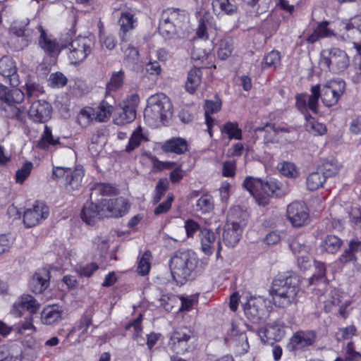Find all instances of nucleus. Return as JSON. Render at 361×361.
<instances>
[{
  "label": "nucleus",
  "mask_w": 361,
  "mask_h": 361,
  "mask_svg": "<svg viewBox=\"0 0 361 361\" xmlns=\"http://www.w3.org/2000/svg\"><path fill=\"white\" fill-rule=\"evenodd\" d=\"M189 28V16L184 10L167 8L161 14L159 31L167 38H183Z\"/></svg>",
  "instance_id": "f257e3e1"
},
{
  "label": "nucleus",
  "mask_w": 361,
  "mask_h": 361,
  "mask_svg": "<svg viewBox=\"0 0 361 361\" xmlns=\"http://www.w3.org/2000/svg\"><path fill=\"white\" fill-rule=\"evenodd\" d=\"M299 290V279L296 276L289 275L275 279L270 291L274 305L286 308L296 302V296Z\"/></svg>",
  "instance_id": "f03ea898"
},
{
  "label": "nucleus",
  "mask_w": 361,
  "mask_h": 361,
  "mask_svg": "<svg viewBox=\"0 0 361 361\" xmlns=\"http://www.w3.org/2000/svg\"><path fill=\"white\" fill-rule=\"evenodd\" d=\"M172 104L169 98L163 93L155 94L147 99V106L144 111L145 122L156 128L165 124L172 116Z\"/></svg>",
  "instance_id": "7ed1b4c3"
},
{
  "label": "nucleus",
  "mask_w": 361,
  "mask_h": 361,
  "mask_svg": "<svg viewBox=\"0 0 361 361\" xmlns=\"http://www.w3.org/2000/svg\"><path fill=\"white\" fill-rule=\"evenodd\" d=\"M197 262L195 252L188 250L176 251L169 261L173 280L177 283H184L197 267Z\"/></svg>",
  "instance_id": "20e7f679"
},
{
  "label": "nucleus",
  "mask_w": 361,
  "mask_h": 361,
  "mask_svg": "<svg viewBox=\"0 0 361 361\" xmlns=\"http://www.w3.org/2000/svg\"><path fill=\"white\" fill-rule=\"evenodd\" d=\"M243 213L239 207L232 209L228 216V221L223 233V240L229 247H234L240 240L243 228L246 224Z\"/></svg>",
  "instance_id": "39448f33"
},
{
  "label": "nucleus",
  "mask_w": 361,
  "mask_h": 361,
  "mask_svg": "<svg viewBox=\"0 0 361 361\" xmlns=\"http://www.w3.org/2000/svg\"><path fill=\"white\" fill-rule=\"evenodd\" d=\"M243 187L255 197L259 204L265 206L269 204L268 196H278L277 186L273 181H263L261 178L247 177Z\"/></svg>",
  "instance_id": "423d86ee"
},
{
  "label": "nucleus",
  "mask_w": 361,
  "mask_h": 361,
  "mask_svg": "<svg viewBox=\"0 0 361 361\" xmlns=\"http://www.w3.org/2000/svg\"><path fill=\"white\" fill-rule=\"evenodd\" d=\"M52 176L62 183L68 192L78 190L81 187L84 171L82 167L71 169L68 167L56 166L53 169Z\"/></svg>",
  "instance_id": "0eeeda50"
},
{
  "label": "nucleus",
  "mask_w": 361,
  "mask_h": 361,
  "mask_svg": "<svg viewBox=\"0 0 361 361\" xmlns=\"http://www.w3.org/2000/svg\"><path fill=\"white\" fill-rule=\"evenodd\" d=\"M349 62L346 52L338 48L324 49L321 52L320 64L325 66L332 73L344 71L349 66Z\"/></svg>",
  "instance_id": "6e6552de"
},
{
  "label": "nucleus",
  "mask_w": 361,
  "mask_h": 361,
  "mask_svg": "<svg viewBox=\"0 0 361 361\" xmlns=\"http://www.w3.org/2000/svg\"><path fill=\"white\" fill-rule=\"evenodd\" d=\"M93 37L79 36L68 45V59L71 63L77 64L85 61L94 47Z\"/></svg>",
  "instance_id": "1a4fd4ad"
},
{
  "label": "nucleus",
  "mask_w": 361,
  "mask_h": 361,
  "mask_svg": "<svg viewBox=\"0 0 361 361\" xmlns=\"http://www.w3.org/2000/svg\"><path fill=\"white\" fill-rule=\"evenodd\" d=\"M345 90V83L343 80H333L322 87L319 85V92L323 104L328 107L336 104Z\"/></svg>",
  "instance_id": "9d476101"
},
{
  "label": "nucleus",
  "mask_w": 361,
  "mask_h": 361,
  "mask_svg": "<svg viewBox=\"0 0 361 361\" xmlns=\"http://www.w3.org/2000/svg\"><path fill=\"white\" fill-rule=\"evenodd\" d=\"M49 214V209L43 202L35 201L24 212L23 222L27 227H33L46 219Z\"/></svg>",
  "instance_id": "9b49d317"
},
{
  "label": "nucleus",
  "mask_w": 361,
  "mask_h": 361,
  "mask_svg": "<svg viewBox=\"0 0 361 361\" xmlns=\"http://www.w3.org/2000/svg\"><path fill=\"white\" fill-rule=\"evenodd\" d=\"M286 214L288 221L294 227H301L307 224L309 213L307 207L302 202H293L288 205Z\"/></svg>",
  "instance_id": "f8f14e48"
},
{
  "label": "nucleus",
  "mask_w": 361,
  "mask_h": 361,
  "mask_svg": "<svg viewBox=\"0 0 361 361\" xmlns=\"http://www.w3.org/2000/svg\"><path fill=\"white\" fill-rule=\"evenodd\" d=\"M106 218L121 217L126 214L129 209L128 201L122 197L111 200H102Z\"/></svg>",
  "instance_id": "ddd939ff"
},
{
  "label": "nucleus",
  "mask_w": 361,
  "mask_h": 361,
  "mask_svg": "<svg viewBox=\"0 0 361 361\" xmlns=\"http://www.w3.org/2000/svg\"><path fill=\"white\" fill-rule=\"evenodd\" d=\"M246 317L254 323H259L266 315V305L262 298H250L244 305Z\"/></svg>",
  "instance_id": "4468645a"
},
{
  "label": "nucleus",
  "mask_w": 361,
  "mask_h": 361,
  "mask_svg": "<svg viewBox=\"0 0 361 361\" xmlns=\"http://www.w3.org/2000/svg\"><path fill=\"white\" fill-rule=\"evenodd\" d=\"M199 238L201 243V249L207 255H211L216 248L217 257L221 250V242L216 239V235L211 229L204 228L200 230Z\"/></svg>",
  "instance_id": "2eb2a0df"
},
{
  "label": "nucleus",
  "mask_w": 361,
  "mask_h": 361,
  "mask_svg": "<svg viewBox=\"0 0 361 361\" xmlns=\"http://www.w3.org/2000/svg\"><path fill=\"white\" fill-rule=\"evenodd\" d=\"M52 107L45 100H37L32 103L28 111L31 119L37 123H45L51 116Z\"/></svg>",
  "instance_id": "dca6fc26"
},
{
  "label": "nucleus",
  "mask_w": 361,
  "mask_h": 361,
  "mask_svg": "<svg viewBox=\"0 0 361 361\" xmlns=\"http://www.w3.org/2000/svg\"><path fill=\"white\" fill-rule=\"evenodd\" d=\"M80 216L82 219L89 225L94 224L97 219L106 218L102 200L98 204L92 202H87L82 209Z\"/></svg>",
  "instance_id": "f3484780"
},
{
  "label": "nucleus",
  "mask_w": 361,
  "mask_h": 361,
  "mask_svg": "<svg viewBox=\"0 0 361 361\" xmlns=\"http://www.w3.org/2000/svg\"><path fill=\"white\" fill-rule=\"evenodd\" d=\"M192 336L193 331L186 326H180L176 329L171 336L174 350H177L178 353H183L187 351V343Z\"/></svg>",
  "instance_id": "a211bd4d"
},
{
  "label": "nucleus",
  "mask_w": 361,
  "mask_h": 361,
  "mask_svg": "<svg viewBox=\"0 0 361 361\" xmlns=\"http://www.w3.org/2000/svg\"><path fill=\"white\" fill-rule=\"evenodd\" d=\"M39 308V304L31 295L23 296L18 302L13 304L12 312L16 317H21L24 311H27L29 315L36 313Z\"/></svg>",
  "instance_id": "6ab92c4d"
},
{
  "label": "nucleus",
  "mask_w": 361,
  "mask_h": 361,
  "mask_svg": "<svg viewBox=\"0 0 361 361\" xmlns=\"http://www.w3.org/2000/svg\"><path fill=\"white\" fill-rule=\"evenodd\" d=\"M17 68L15 61L8 56H3L0 59V74L8 79L9 84L16 87L20 83L16 74Z\"/></svg>",
  "instance_id": "aec40b11"
},
{
  "label": "nucleus",
  "mask_w": 361,
  "mask_h": 361,
  "mask_svg": "<svg viewBox=\"0 0 361 361\" xmlns=\"http://www.w3.org/2000/svg\"><path fill=\"white\" fill-rule=\"evenodd\" d=\"M316 338L317 335L314 331H298L291 337L289 345L292 350L300 349L312 345Z\"/></svg>",
  "instance_id": "412c9836"
},
{
  "label": "nucleus",
  "mask_w": 361,
  "mask_h": 361,
  "mask_svg": "<svg viewBox=\"0 0 361 361\" xmlns=\"http://www.w3.org/2000/svg\"><path fill=\"white\" fill-rule=\"evenodd\" d=\"M258 335L263 343L272 345L283 337L284 332L278 324H272L259 329Z\"/></svg>",
  "instance_id": "4be33fe9"
},
{
  "label": "nucleus",
  "mask_w": 361,
  "mask_h": 361,
  "mask_svg": "<svg viewBox=\"0 0 361 361\" xmlns=\"http://www.w3.org/2000/svg\"><path fill=\"white\" fill-rule=\"evenodd\" d=\"M50 273L45 268L38 269L33 275L30 286L32 292L42 293L49 285Z\"/></svg>",
  "instance_id": "5701e85b"
},
{
  "label": "nucleus",
  "mask_w": 361,
  "mask_h": 361,
  "mask_svg": "<svg viewBox=\"0 0 361 361\" xmlns=\"http://www.w3.org/2000/svg\"><path fill=\"white\" fill-rule=\"evenodd\" d=\"M63 307L54 304L44 307L41 312V321L46 325H53L62 320Z\"/></svg>",
  "instance_id": "b1692460"
},
{
  "label": "nucleus",
  "mask_w": 361,
  "mask_h": 361,
  "mask_svg": "<svg viewBox=\"0 0 361 361\" xmlns=\"http://www.w3.org/2000/svg\"><path fill=\"white\" fill-rule=\"evenodd\" d=\"M120 25L119 37L121 42L129 41L131 35V31L134 28L135 20L133 15L125 12L122 13L118 20Z\"/></svg>",
  "instance_id": "393cba45"
},
{
  "label": "nucleus",
  "mask_w": 361,
  "mask_h": 361,
  "mask_svg": "<svg viewBox=\"0 0 361 361\" xmlns=\"http://www.w3.org/2000/svg\"><path fill=\"white\" fill-rule=\"evenodd\" d=\"M40 36L38 43L39 47L49 56H54L59 51V44L55 39L51 35H48L46 30L43 29L42 25L37 27Z\"/></svg>",
  "instance_id": "a878e982"
},
{
  "label": "nucleus",
  "mask_w": 361,
  "mask_h": 361,
  "mask_svg": "<svg viewBox=\"0 0 361 361\" xmlns=\"http://www.w3.org/2000/svg\"><path fill=\"white\" fill-rule=\"evenodd\" d=\"M161 149L164 152L183 154L188 151V142L183 138L173 137L162 144Z\"/></svg>",
  "instance_id": "bb28decb"
},
{
  "label": "nucleus",
  "mask_w": 361,
  "mask_h": 361,
  "mask_svg": "<svg viewBox=\"0 0 361 361\" xmlns=\"http://www.w3.org/2000/svg\"><path fill=\"white\" fill-rule=\"evenodd\" d=\"M184 228L185 230L186 236H185L183 233L177 235L176 238L166 235L164 237V239L165 240H173L175 242H182L184 241L186 238H193L195 233L198 231H200L201 230L199 224L193 219H187L184 224Z\"/></svg>",
  "instance_id": "cd10ccee"
},
{
  "label": "nucleus",
  "mask_w": 361,
  "mask_h": 361,
  "mask_svg": "<svg viewBox=\"0 0 361 361\" xmlns=\"http://www.w3.org/2000/svg\"><path fill=\"white\" fill-rule=\"evenodd\" d=\"M343 241L341 238L335 235H327L324 237L320 243L322 251L334 254L341 248Z\"/></svg>",
  "instance_id": "c85d7f7f"
},
{
  "label": "nucleus",
  "mask_w": 361,
  "mask_h": 361,
  "mask_svg": "<svg viewBox=\"0 0 361 361\" xmlns=\"http://www.w3.org/2000/svg\"><path fill=\"white\" fill-rule=\"evenodd\" d=\"M221 102L219 98H216L215 101L206 100L204 105V115L206 124L208 128V132L212 136V126L213 125L214 119L209 116L211 114H214L221 109Z\"/></svg>",
  "instance_id": "c756f323"
},
{
  "label": "nucleus",
  "mask_w": 361,
  "mask_h": 361,
  "mask_svg": "<svg viewBox=\"0 0 361 361\" xmlns=\"http://www.w3.org/2000/svg\"><path fill=\"white\" fill-rule=\"evenodd\" d=\"M328 21L325 20L321 22L313 32L307 37L306 41L310 44H314L320 38L328 37L333 35L334 32L328 27Z\"/></svg>",
  "instance_id": "7c9ffc66"
},
{
  "label": "nucleus",
  "mask_w": 361,
  "mask_h": 361,
  "mask_svg": "<svg viewBox=\"0 0 361 361\" xmlns=\"http://www.w3.org/2000/svg\"><path fill=\"white\" fill-rule=\"evenodd\" d=\"M202 80V70L200 68H193L188 73L185 89L190 94L194 93Z\"/></svg>",
  "instance_id": "2f4dec72"
},
{
  "label": "nucleus",
  "mask_w": 361,
  "mask_h": 361,
  "mask_svg": "<svg viewBox=\"0 0 361 361\" xmlns=\"http://www.w3.org/2000/svg\"><path fill=\"white\" fill-rule=\"evenodd\" d=\"M214 209V201L212 195L207 193L202 195L196 201L195 210L202 214L209 213Z\"/></svg>",
  "instance_id": "473e14b6"
},
{
  "label": "nucleus",
  "mask_w": 361,
  "mask_h": 361,
  "mask_svg": "<svg viewBox=\"0 0 361 361\" xmlns=\"http://www.w3.org/2000/svg\"><path fill=\"white\" fill-rule=\"evenodd\" d=\"M94 314V309L92 307H90L87 310L84 312L82 316L81 317L78 325L74 327V331H80V336L85 335L87 333L88 328L92 323V316Z\"/></svg>",
  "instance_id": "72a5a7b5"
},
{
  "label": "nucleus",
  "mask_w": 361,
  "mask_h": 361,
  "mask_svg": "<svg viewBox=\"0 0 361 361\" xmlns=\"http://www.w3.org/2000/svg\"><path fill=\"white\" fill-rule=\"evenodd\" d=\"M135 117L136 110L123 105L120 112H118V116L114 118V123L116 125L122 126L132 122Z\"/></svg>",
  "instance_id": "f704fd0d"
},
{
  "label": "nucleus",
  "mask_w": 361,
  "mask_h": 361,
  "mask_svg": "<svg viewBox=\"0 0 361 361\" xmlns=\"http://www.w3.org/2000/svg\"><path fill=\"white\" fill-rule=\"evenodd\" d=\"M145 140V136L142 133V129L140 126H138L130 135L125 151L128 153L133 152L134 149L137 148L140 145L141 142Z\"/></svg>",
  "instance_id": "c9c22d12"
},
{
  "label": "nucleus",
  "mask_w": 361,
  "mask_h": 361,
  "mask_svg": "<svg viewBox=\"0 0 361 361\" xmlns=\"http://www.w3.org/2000/svg\"><path fill=\"white\" fill-rule=\"evenodd\" d=\"M159 302L160 305L163 307L166 311L169 312L173 310H177L179 306L180 299L173 294L166 293L161 296Z\"/></svg>",
  "instance_id": "e433bc0d"
},
{
  "label": "nucleus",
  "mask_w": 361,
  "mask_h": 361,
  "mask_svg": "<svg viewBox=\"0 0 361 361\" xmlns=\"http://www.w3.org/2000/svg\"><path fill=\"white\" fill-rule=\"evenodd\" d=\"M255 132H264V142L265 144L275 143L278 142L277 130L275 129V123H266L262 127H257L255 130Z\"/></svg>",
  "instance_id": "4c0bfd02"
},
{
  "label": "nucleus",
  "mask_w": 361,
  "mask_h": 361,
  "mask_svg": "<svg viewBox=\"0 0 361 361\" xmlns=\"http://www.w3.org/2000/svg\"><path fill=\"white\" fill-rule=\"evenodd\" d=\"M49 145L55 147L57 145L61 146V144L59 141V138L54 137L51 133V129L45 126L44 133L38 142V147L40 149H46Z\"/></svg>",
  "instance_id": "58836bf2"
},
{
  "label": "nucleus",
  "mask_w": 361,
  "mask_h": 361,
  "mask_svg": "<svg viewBox=\"0 0 361 361\" xmlns=\"http://www.w3.org/2000/svg\"><path fill=\"white\" fill-rule=\"evenodd\" d=\"M114 192V188L108 183H95L91 188L90 199L97 200L99 196H108Z\"/></svg>",
  "instance_id": "ea45409f"
},
{
  "label": "nucleus",
  "mask_w": 361,
  "mask_h": 361,
  "mask_svg": "<svg viewBox=\"0 0 361 361\" xmlns=\"http://www.w3.org/2000/svg\"><path fill=\"white\" fill-rule=\"evenodd\" d=\"M212 6L215 12L219 14L223 12L226 14H233L237 11V6L229 0H213Z\"/></svg>",
  "instance_id": "a19ab883"
},
{
  "label": "nucleus",
  "mask_w": 361,
  "mask_h": 361,
  "mask_svg": "<svg viewBox=\"0 0 361 361\" xmlns=\"http://www.w3.org/2000/svg\"><path fill=\"white\" fill-rule=\"evenodd\" d=\"M124 77L125 73L122 70L117 72H114L109 82L106 84L107 93L116 91L117 90L120 89L123 84Z\"/></svg>",
  "instance_id": "79ce46f5"
},
{
  "label": "nucleus",
  "mask_w": 361,
  "mask_h": 361,
  "mask_svg": "<svg viewBox=\"0 0 361 361\" xmlns=\"http://www.w3.org/2000/svg\"><path fill=\"white\" fill-rule=\"evenodd\" d=\"M326 180L320 171L310 173L307 178V187L310 190H316L322 187Z\"/></svg>",
  "instance_id": "37998d69"
},
{
  "label": "nucleus",
  "mask_w": 361,
  "mask_h": 361,
  "mask_svg": "<svg viewBox=\"0 0 361 361\" xmlns=\"http://www.w3.org/2000/svg\"><path fill=\"white\" fill-rule=\"evenodd\" d=\"M114 109L113 104L106 99L102 101L96 112V118L100 122L106 121L109 118Z\"/></svg>",
  "instance_id": "c03bdc74"
},
{
  "label": "nucleus",
  "mask_w": 361,
  "mask_h": 361,
  "mask_svg": "<svg viewBox=\"0 0 361 361\" xmlns=\"http://www.w3.org/2000/svg\"><path fill=\"white\" fill-rule=\"evenodd\" d=\"M25 86L28 98L37 97L44 92L43 87L34 78H28Z\"/></svg>",
  "instance_id": "a18cd8bd"
},
{
  "label": "nucleus",
  "mask_w": 361,
  "mask_h": 361,
  "mask_svg": "<svg viewBox=\"0 0 361 361\" xmlns=\"http://www.w3.org/2000/svg\"><path fill=\"white\" fill-rule=\"evenodd\" d=\"M124 51V62L128 66L135 68L138 64L140 61V55L138 50L130 45L123 51Z\"/></svg>",
  "instance_id": "49530a36"
},
{
  "label": "nucleus",
  "mask_w": 361,
  "mask_h": 361,
  "mask_svg": "<svg viewBox=\"0 0 361 361\" xmlns=\"http://www.w3.org/2000/svg\"><path fill=\"white\" fill-rule=\"evenodd\" d=\"M319 170L326 179L337 174L340 170V166L336 160L331 159L324 161Z\"/></svg>",
  "instance_id": "de8ad7c7"
},
{
  "label": "nucleus",
  "mask_w": 361,
  "mask_h": 361,
  "mask_svg": "<svg viewBox=\"0 0 361 361\" xmlns=\"http://www.w3.org/2000/svg\"><path fill=\"white\" fill-rule=\"evenodd\" d=\"M233 49V40L230 38H225L220 41L217 54L221 60H226L231 55Z\"/></svg>",
  "instance_id": "09e8293b"
},
{
  "label": "nucleus",
  "mask_w": 361,
  "mask_h": 361,
  "mask_svg": "<svg viewBox=\"0 0 361 361\" xmlns=\"http://www.w3.org/2000/svg\"><path fill=\"white\" fill-rule=\"evenodd\" d=\"M222 133L226 134L230 140H241L242 139V130L238 128L237 123L227 122L226 123L222 128Z\"/></svg>",
  "instance_id": "8fccbe9b"
},
{
  "label": "nucleus",
  "mask_w": 361,
  "mask_h": 361,
  "mask_svg": "<svg viewBox=\"0 0 361 361\" xmlns=\"http://www.w3.org/2000/svg\"><path fill=\"white\" fill-rule=\"evenodd\" d=\"M315 271L312 276L310 279V283L314 284L318 282L326 281V266L324 263L320 262H314Z\"/></svg>",
  "instance_id": "3c124183"
},
{
  "label": "nucleus",
  "mask_w": 361,
  "mask_h": 361,
  "mask_svg": "<svg viewBox=\"0 0 361 361\" xmlns=\"http://www.w3.org/2000/svg\"><path fill=\"white\" fill-rule=\"evenodd\" d=\"M319 97H321L319 85L312 86L311 87V94H307V106L308 109L314 113L317 112Z\"/></svg>",
  "instance_id": "603ef678"
},
{
  "label": "nucleus",
  "mask_w": 361,
  "mask_h": 361,
  "mask_svg": "<svg viewBox=\"0 0 361 361\" xmlns=\"http://www.w3.org/2000/svg\"><path fill=\"white\" fill-rule=\"evenodd\" d=\"M151 257V252L148 250L145 251L140 257L137 268V272L140 275L145 276L149 273Z\"/></svg>",
  "instance_id": "864d4df0"
},
{
  "label": "nucleus",
  "mask_w": 361,
  "mask_h": 361,
  "mask_svg": "<svg viewBox=\"0 0 361 361\" xmlns=\"http://www.w3.org/2000/svg\"><path fill=\"white\" fill-rule=\"evenodd\" d=\"M281 56L277 51H271L264 58L263 68H276L280 64Z\"/></svg>",
  "instance_id": "5fc2aeb1"
},
{
  "label": "nucleus",
  "mask_w": 361,
  "mask_h": 361,
  "mask_svg": "<svg viewBox=\"0 0 361 361\" xmlns=\"http://www.w3.org/2000/svg\"><path fill=\"white\" fill-rule=\"evenodd\" d=\"M33 168V164L30 161L25 162L20 169L16 173V181L22 184L25 180L30 176Z\"/></svg>",
  "instance_id": "6e6d98bb"
},
{
  "label": "nucleus",
  "mask_w": 361,
  "mask_h": 361,
  "mask_svg": "<svg viewBox=\"0 0 361 361\" xmlns=\"http://www.w3.org/2000/svg\"><path fill=\"white\" fill-rule=\"evenodd\" d=\"M356 332V328L354 325H350L345 328H341L336 332V336L337 341L347 340L352 338Z\"/></svg>",
  "instance_id": "4d7b16f0"
},
{
  "label": "nucleus",
  "mask_w": 361,
  "mask_h": 361,
  "mask_svg": "<svg viewBox=\"0 0 361 361\" xmlns=\"http://www.w3.org/2000/svg\"><path fill=\"white\" fill-rule=\"evenodd\" d=\"M278 169L280 173L287 177H294L297 174L295 165L290 162L283 161L279 164Z\"/></svg>",
  "instance_id": "13d9d810"
},
{
  "label": "nucleus",
  "mask_w": 361,
  "mask_h": 361,
  "mask_svg": "<svg viewBox=\"0 0 361 361\" xmlns=\"http://www.w3.org/2000/svg\"><path fill=\"white\" fill-rule=\"evenodd\" d=\"M93 245L98 250L102 255L109 250V240L102 236H96L92 240Z\"/></svg>",
  "instance_id": "bf43d9fd"
},
{
  "label": "nucleus",
  "mask_w": 361,
  "mask_h": 361,
  "mask_svg": "<svg viewBox=\"0 0 361 361\" xmlns=\"http://www.w3.org/2000/svg\"><path fill=\"white\" fill-rule=\"evenodd\" d=\"M7 97L6 103L8 105H13V104H18L23 101L24 93L19 89H14L9 90Z\"/></svg>",
  "instance_id": "052dcab7"
},
{
  "label": "nucleus",
  "mask_w": 361,
  "mask_h": 361,
  "mask_svg": "<svg viewBox=\"0 0 361 361\" xmlns=\"http://www.w3.org/2000/svg\"><path fill=\"white\" fill-rule=\"evenodd\" d=\"M29 22L30 21L28 19H25V20L21 22L20 25H19L18 26H15L13 27V29L16 30L15 33L16 34V35L19 37H25L27 41H28L29 38L31 37L32 33V30H30L26 27V26H27V25L29 24Z\"/></svg>",
  "instance_id": "680f3d73"
},
{
  "label": "nucleus",
  "mask_w": 361,
  "mask_h": 361,
  "mask_svg": "<svg viewBox=\"0 0 361 361\" xmlns=\"http://www.w3.org/2000/svg\"><path fill=\"white\" fill-rule=\"evenodd\" d=\"M66 77L60 72L51 73L49 76V82L52 87H63L67 83Z\"/></svg>",
  "instance_id": "e2e57ef3"
},
{
  "label": "nucleus",
  "mask_w": 361,
  "mask_h": 361,
  "mask_svg": "<svg viewBox=\"0 0 361 361\" xmlns=\"http://www.w3.org/2000/svg\"><path fill=\"white\" fill-rule=\"evenodd\" d=\"M236 164L235 161L228 160L223 162L222 175L224 177H233L235 174Z\"/></svg>",
  "instance_id": "0e129e2a"
},
{
  "label": "nucleus",
  "mask_w": 361,
  "mask_h": 361,
  "mask_svg": "<svg viewBox=\"0 0 361 361\" xmlns=\"http://www.w3.org/2000/svg\"><path fill=\"white\" fill-rule=\"evenodd\" d=\"M246 1L251 6L257 5V13L261 14L268 10L271 0H246Z\"/></svg>",
  "instance_id": "69168bd1"
},
{
  "label": "nucleus",
  "mask_w": 361,
  "mask_h": 361,
  "mask_svg": "<svg viewBox=\"0 0 361 361\" xmlns=\"http://www.w3.org/2000/svg\"><path fill=\"white\" fill-rule=\"evenodd\" d=\"M173 200V195L169 194L167 199L164 202L159 204L154 209L155 215H160L166 213L171 207V203Z\"/></svg>",
  "instance_id": "338daca9"
},
{
  "label": "nucleus",
  "mask_w": 361,
  "mask_h": 361,
  "mask_svg": "<svg viewBox=\"0 0 361 361\" xmlns=\"http://www.w3.org/2000/svg\"><path fill=\"white\" fill-rule=\"evenodd\" d=\"M339 261L343 264L353 262L354 266H356L357 256L355 255V253L348 246V248L345 250L342 255L340 256Z\"/></svg>",
  "instance_id": "774afa93"
}]
</instances>
